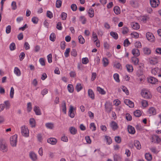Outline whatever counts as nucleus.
<instances>
[{"instance_id":"2","label":"nucleus","mask_w":161,"mask_h":161,"mask_svg":"<svg viewBox=\"0 0 161 161\" xmlns=\"http://www.w3.org/2000/svg\"><path fill=\"white\" fill-rule=\"evenodd\" d=\"M10 144L13 147H16L17 144V136L16 135L11 136L9 139Z\"/></svg>"},{"instance_id":"19","label":"nucleus","mask_w":161,"mask_h":161,"mask_svg":"<svg viewBox=\"0 0 161 161\" xmlns=\"http://www.w3.org/2000/svg\"><path fill=\"white\" fill-rule=\"evenodd\" d=\"M33 110L36 115H41V112L39 107L36 106H35Z\"/></svg>"},{"instance_id":"29","label":"nucleus","mask_w":161,"mask_h":161,"mask_svg":"<svg viewBox=\"0 0 161 161\" xmlns=\"http://www.w3.org/2000/svg\"><path fill=\"white\" fill-rule=\"evenodd\" d=\"M46 127L49 129H52L54 128V124L52 123H47L45 124Z\"/></svg>"},{"instance_id":"42","label":"nucleus","mask_w":161,"mask_h":161,"mask_svg":"<svg viewBox=\"0 0 161 161\" xmlns=\"http://www.w3.org/2000/svg\"><path fill=\"white\" fill-rule=\"evenodd\" d=\"M68 90L69 92L70 93H72L74 91V88L72 85L69 84L67 86Z\"/></svg>"},{"instance_id":"43","label":"nucleus","mask_w":161,"mask_h":161,"mask_svg":"<svg viewBox=\"0 0 161 161\" xmlns=\"http://www.w3.org/2000/svg\"><path fill=\"white\" fill-rule=\"evenodd\" d=\"M121 88L123 91L125 92L126 95H128L129 94V91L127 88L125 86H122Z\"/></svg>"},{"instance_id":"14","label":"nucleus","mask_w":161,"mask_h":161,"mask_svg":"<svg viewBox=\"0 0 161 161\" xmlns=\"http://www.w3.org/2000/svg\"><path fill=\"white\" fill-rule=\"evenodd\" d=\"M47 142L52 145H55L57 142V140L54 138H50L47 139Z\"/></svg>"},{"instance_id":"21","label":"nucleus","mask_w":161,"mask_h":161,"mask_svg":"<svg viewBox=\"0 0 161 161\" xmlns=\"http://www.w3.org/2000/svg\"><path fill=\"white\" fill-rule=\"evenodd\" d=\"M131 63L135 65H137L138 64L139 61V59L136 57H133L131 59Z\"/></svg>"},{"instance_id":"26","label":"nucleus","mask_w":161,"mask_h":161,"mask_svg":"<svg viewBox=\"0 0 161 161\" xmlns=\"http://www.w3.org/2000/svg\"><path fill=\"white\" fill-rule=\"evenodd\" d=\"M131 26L132 28L135 30H137L140 28L139 24L138 23L135 22L132 23Z\"/></svg>"},{"instance_id":"4","label":"nucleus","mask_w":161,"mask_h":161,"mask_svg":"<svg viewBox=\"0 0 161 161\" xmlns=\"http://www.w3.org/2000/svg\"><path fill=\"white\" fill-rule=\"evenodd\" d=\"M21 132L22 135L27 137L29 136V131L27 127L25 126H23L21 128Z\"/></svg>"},{"instance_id":"13","label":"nucleus","mask_w":161,"mask_h":161,"mask_svg":"<svg viewBox=\"0 0 161 161\" xmlns=\"http://www.w3.org/2000/svg\"><path fill=\"white\" fill-rule=\"evenodd\" d=\"M74 109L72 105H70L69 111V115L71 118H73L75 117V113L73 111Z\"/></svg>"},{"instance_id":"53","label":"nucleus","mask_w":161,"mask_h":161,"mask_svg":"<svg viewBox=\"0 0 161 161\" xmlns=\"http://www.w3.org/2000/svg\"><path fill=\"white\" fill-rule=\"evenodd\" d=\"M12 9L13 10H15L17 8L16 3L15 1H13L11 4Z\"/></svg>"},{"instance_id":"18","label":"nucleus","mask_w":161,"mask_h":161,"mask_svg":"<svg viewBox=\"0 0 161 161\" xmlns=\"http://www.w3.org/2000/svg\"><path fill=\"white\" fill-rule=\"evenodd\" d=\"M132 53L134 57H137L140 55L139 50L137 49H134L132 51Z\"/></svg>"},{"instance_id":"16","label":"nucleus","mask_w":161,"mask_h":161,"mask_svg":"<svg viewBox=\"0 0 161 161\" xmlns=\"http://www.w3.org/2000/svg\"><path fill=\"white\" fill-rule=\"evenodd\" d=\"M29 156L31 158L33 161H36L37 160V155L33 152H31L29 153Z\"/></svg>"},{"instance_id":"15","label":"nucleus","mask_w":161,"mask_h":161,"mask_svg":"<svg viewBox=\"0 0 161 161\" xmlns=\"http://www.w3.org/2000/svg\"><path fill=\"white\" fill-rule=\"evenodd\" d=\"M150 63L152 65H155L158 62V58L157 57H155L149 59Z\"/></svg>"},{"instance_id":"6","label":"nucleus","mask_w":161,"mask_h":161,"mask_svg":"<svg viewBox=\"0 0 161 161\" xmlns=\"http://www.w3.org/2000/svg\"><path fill=\"white\" fill-rule=\"evenodd\" d=\"M146 36L147 39L150 42H153L155 40V38L154 36L151 33H147L146 34Z\"/></svg>"},{"instance_id":"8","label":"nucleus","mask_w":161,"mask_h":161,"mask_svg":"<svg viewBox=\"0 0 161 161\" xmlns=\"http://www.w3.org/2000/svg\"><path fill=\"white\" fill-rule=\"evenodd\" d=\"M150 2L151 6L154 8L157 7L159 4V0H150Z\"/></svg>"},{"instance_id":"49","label":"nucleus","mask_w":161,"mask_h":161,"mask_svg":"<svg viewBox=\"0 0 161 161\" xmlns=\"http://www.w3.org/2000/svg\"><path fill=\"white\" fill-rule=\"evenodd\" d=\"M114 80L118 82L120 81V80L119 78V75L118 74L115 73L114 75Z\"/></svg>"},{"instance_id":"38","label":"nucleus","mask_w":161,"mask_h":161,"mask_svg":"<svg viewBox=\"0 0 161 161\" xmlns=\"http://www.w3.org/2000/svg\"><path fill=\"white\" fill-rule=\"evenodd\" d=\"M92 38L94 42H96L98 40L97 36L96 34L94 32H93L92 33Z\"/></svg>"},{"instance_id":"23","label":"nucleus","mask_w":161,"mask_h":161,"mask_svg":"<svg viewBox=\"0 0 161 161\" xmlns=\"http://www.w3.org/2000/svg\"><path fill=\"white\" fill-rule=\"evenodd\" d=\"M128 130L129 133L132 134H133L135 133V128L131 125L128 126Z\"/></svg>"},{"instance_id":"1","label":"nucleus","mask_w":161,"mask_h":161,"mask_svg":"<svg viewBox=\"0 0 161 161\" xmlns=\"http://www.w3.org/2000/svg\"><path fill=\"white\" fill-rule=\"evenodd\" d=\"M8 150V147L6 142L3 140L0 141V151L3 153L6 152Z\"/></svg>"},{"instance_id":"57","label":"nucleus","mask_w":161,"mask_h":161,"mask_svg":"<svg viewBox=\"0 0 161 161\" xmlns=\"http://www.w3.org/2000/svg\"><path fill=\"white\" fill-rule=\"evenodd\" d=\"M61 17L63 20H65L66 19L67 14L65 12H62L61 14Z\"/></svg>"},{"instance_id":"56","label":"nucleus","mask_w":161,"mask_h":161,"mask_svg":"<svg viewBox=\"0 0 161 161\" xmlns=\"http://www.w3.org/2000/svg\"><path fill=\"white\" fill-rule=\"evenodd\" d=\"M70 52V48H68L66 49L64 53L65 56L66 58H67L69 56V53Z\"/></svg>"},{"instance_id":"59","label":"nucleus","mask_w":161,"mask_h":161,"mask_svg":"<svg viewBox=\"0 0 161 161\" xmlns=\"http://www.w3.org/2000/svg\"><path fill=\"white\" fill-rule=\"evenodd\" d=\"M56 28L58 30H61L62 29V24L61 22H58L56 26Z\"/></svg>"},{"instance_id":"52","label":"nucleus","mask_w":161,"mask_h":161,"mask_svg":"<svg viewBox=\"0 0 161 161\" xmlns=\"http://www.w3.org/2000/svg\"><path fill=\"white\" fill-rule=\"evenodd\" d=\"M105 138L107 142L108 145L111 144L112 142V139L110 137L108 136H105Z\"/></svg>"},{"instance_id":"32","label":"nucleus","mask_w":161,"mask_h":161,"mask_svg":"<svg viewBox=\"0 0 161 161\" xmlns=\"http://www.w3.org/2000/svg\"><path fill=\"white\" fill-rule=\"evenodd\" d=\"M114 13L116 14H118L120 13V9L119 7L118 6L114 7Z\"/></svg>"},{"instance_id":"41","label":"nucleus","mask_w":161,"mask_h":161,"mask_svg":"<svg viewBox=\"0 0 161 161\" xmlns=\"http://www.w3.org/2000/svg\"><path fill=\"white\" fill-rule=\"evenodd\" d=\"M32 109L31 103L30 102L28 103L27 104V110L28 112H30L31 111Z\"/></svg>"},{"instance_id":"48","label":"nucleus","mask_w":161,"mask_h":161,"mask_svg":"<svg viewBox=\"0 0 161 161\" xmlns=\"http://www.w3.org/2000/svg\"><path fill=\"white\" fill-rule=\"evenodd\" d=\"M30 123L32 127L35 126V121L34 119H30Z\"/></svg>"},{"instance_id":"20","label":"nucleus","mask_w":161,"mask_h":161,"mask_svg":"<svg viewBox=\"0 0 161 161\" xmlns=\"http://www.w3.org/2000/svg\"><path fill=\"white\" fill-rule=\"evenodd\" d=\"M88 94L89 97L92 99H94L95 98V95L93 91L91 89H89L88 91Z\"/></svg>"},{"instance_id":"46","label":"nucleus","mask_w":161,"mask_h":161,"mask_svg":"<svg viewBox=\"0 0 161 161\" xmlns=\"http://www.w3.org/2000/svg\"><path fill=\"white\" fill-rule=\"evenodd\" d=\"M5 108L6 109H8L10 107V103L8 101H5L4 102Z\"/></svg>"},{"instance_id":"25","label":"nucleus","mask_w":161,"mask_h":161,"mask_svg":"<svg viewBox=\"0 0 161 161\" xmlns=\"http://www.w3.org/2000/svg\"><path fill=\"white\" fill-rule=\"evenodd\" d=\"M61 108L64 114H66V103L64 101H62L61 105Z\"/></svg>"},{"instance_id":"22","label":"nucleus","mask_w":161,"mask_h":161,"mask_svg":"<svg viewBox=\"0 0 161 161\" xmlns=\"http://www.w3.org/2000/svg\"><path fill=\"white\" fill-rule=\"evenodd\" d=\"M134 145L137 149L140 150L141 148V146L140 142L137 140H135L134 142Z\"/></svg>"},{"instance_id":"61","label":"nucleus","mask_w":161,"mask_h":161,"mask_svg":"<svg viewBox=\"0 0 161 161\" xmlns=\"http://www.w3.org/2000/svg\"><path fill=\"white\" fill-rule=\"evenodd\" d=\"M31 21L33 23L36 24L38 22V19L36 17H34L32 18Z\"/></svg>"},{"instance_id":"9","label":"nucleus","mask_w":161,"mask_h":161,"mask_svg":"<svg viewBox=\"0 0 161 161\" xmlns=\"http://www.w3.org/2000/svg\"><path fill=\"white\" fill-rule=\"evenodd\" d=\"M147 80L149 83L152 84H155L158 82V79L152 76L148 77L147 79Z\"/></svg>"},{"instance_id":"7","label":"nucleus","mask_w":161,"mask_h":161,"mask_svg":"<svg viewBox=\"0 0 161 161\" xmlns=\"http://www.w3.org/2000/svg\"><path fill=\"white\" fill-rule=\"evenodd\" d=\"M161 142V139L158 136L154 135L152 137V142L154 143H159Z\"/></svg>"},{"instance_id":"27","label":"nucleus","mask_w":161,"mask_h":161,"mask_svg":"<svg viewBox=\"0 0 161 161\" xmlns=\"http://www.w3.org/2000/svg\"><path fill=\"white\" fill-rule=\"evenodd\" d=\"M14 73L18 76L21 75V72L20 69L17 67H15L14 69Z\"/></svg>"},{"instance_id":"51","label":"nucleus","mask_w":161,"mask_h":161,"mask_svg":"<svg viewBox=\"0 0 161 161\" xmlns=\"http://www.w3.org/2000/svg\"><path fill=\"white\" fill-rule=\"evenodd\" d=\"M126 67L128 72H131L133 71V68L131 65L130 64H127L126 65Z\"/></svg>"},{"instance_id":"28","label":"nucleus","mask_w":161,"mask_h":161,"mask_svg":"<svg viewBox=\"0 0 161 161\" xmlns=\"http://www.w3.org/2000/svg\"><path fill=\"white\" fill-rule=\"evenodd\" d=\"M69 130L71 134L73 135H75L77 133V130L74 127H71L69 128Z\"/></svg>"},{"instance_id":"63","label":"nucleus","mask_w":161,"mask_h":161,"mask_svg":"<svg viewBox=\"0 0 161 161\" xmlns=\"http://www.w3.org/2000/svg\"><path fill=\"white\" fill-rule=\"evenodd\" d=\"M11 27L10 25H8L7 26L6 29V33H9L11 31Z\"/></svg>"},{"instance_id":"64","label":"nucleus","mask_w":161,"mask_h":161,"mask_svg":"<svg viewBox=\"0 0 161 161\" xmlns=\"http://www.w3.org/2000/svg\"><path fill=\"white\" fill-rule=\"evenodd\" d=\"M9 48L11 50L13 51L15 49V45L14 43H12L9 46Z\"/></svg>"},{"instance_id":"35","label":"nucleus","mask_w":161,"mask_h":161,"mask_svg":"<svg viewBox=\"0 0 161 161\" xmlns=\"http://www.w3.org/2000/svg\"><path fill=\"white\" fill-rule=\"evenodd\" d=\"M97 91H98L100 94L102 95H104L106 93L105 91L100 87H97Z\"/></svg>"},{"instance_id":"54","label":"nucleus","mask_w":161,"mask_h":161,"mask_svg":"<svg viewBox=\"0 0 161 161\" xmlns=\"http://www.w3.org/2000/svg\"><path fill=\"white\" fill-rule=\"evenodd\" d=\"M150 149L151 151L154 153L157 154L158 152V151L157 149L155 147H151Z\"/></svg>"},{"instance_id":"11","label":"nucleus","mask_w":161,"mask_h":161,"mask_svg":"<svg viewBox=\"0 0 161 161\" xmlns=\"http://www.w3.org/2000/svg\"><path fill=\"white\" fill-rule=\"evenodd\" d=\"M147 113L150 115H154L156 114V111L155 108L151 107L148 109Z\"/></svg>"},{"instance_id":"39","label":"nucleus","mask_w":161,"mask_h":161,"mask_svg":"<svg viewBox=\"0 0 161 161\" xmlns=\"http://www.w3.org/2000/svg\"><path fill=\"white\" fill-rule=\"evenodd\" d=\"M78 38L79 42L80 43L83 44L85 43V40L82 36H78Z\"/></svg>"},{"instance_id":"10","label":"nucleus","mask_w":161,"mask_h":161,"mask_svg":"<svg viewBox=\"0 0 161 161\" xmlns=\"http://www.w3.org/2000/svg\"><path fill=\"white\" fill-rule=\"evenodd\" d=\"M124 103L125 104L128 106L130 108H132L134 107V103L133 102L130 101L129 99H125L124 101Z\"/></svg>"},{"instance_id":"30","label":"nucleus","mask_w":161,"mask_h":161,"mask_svg":"<svg viewBox=\"0 0 161 161\" xmlns=\"http://www.w3.org/2000/svg\"><path fill=\"white\" fill-rule=\"evenodd\" d=\"M102 62L103 66L105 67L107 66L109 64L108 59L106 58H103Z\"/></svg>"},{"instance_id":"3","label":"nucleus","mask_w":161,"mask_h":161,"mask_svg":"<svg viewBox=\"0 0 161 161\" xmlns=\"http://www.w3.org/2000/svg\"><path fill=\"white\" fill-rule=\"evenodd\" d=\"M141 94L142 97L145 98L150 99L152 97V95L150 92L148 90L145 89L142 90Z\"/></svg>"},{"instance_id":"44","label":"nucleus","mask_w":161,"mask_h":161,"mask_svg":"<svg viewBox=\"0 0 161 161\" xmlns=\"http://www.w3.org/2000/svg\"><path fill=\"white\" fill-rule=\"evenodd\" d=\"M90 128L92 131H95L96 128L94 123H92L90 125Z\"/></svg>"},{"instance_id":"47","label":"nucleus","mask_w":161,"mask_h":161,"mask_svg":"<svg viewBox=\"0 0 161 161\" xmlns=\"http://www.w3.org/2000/svg\"><path fill=\"white\" fill-rule=\"evenodd\" d=\"M134 114L136 117H139L141 115L142 113L140 110H136L134 112Z\"/></svg>"},{"instance_id":"33","label":"nucleus","mask_w":161,"mask_h":161,"mask_svg":"<svg viewBox=\"0 0 161 161\" xmlns=\"http://www.w3.org/2000/svg\"><path fill=\"white\" fill-rule=\"evenodd\" d=\"M88 13L90 17L92 18L94 16V11L93 9L92 8L89 9Z\"/></svg>"},{"instance_id":"58","label":"nucleus","mask_w":161,"mask_h":161,"mask_svg":"<svg viewBox=\"0 0 161 161\" xmlns=\"http://www.w3.org/2000/svg\"><path fill=\"white\" fill-rule=\"evenodd\" d=\"M129 31V29L126 27H124L122 28V33L125 34H127Z\"/></svg>"},{"instance_id":"45","label":"nucleus","mask_w":161,"mask_h":161,"mask_svg":"<svg viewBox=\"0 0 161 161\" xmlns=\"http://www.w3.org/2000/svg\"><path fill=\"white\" fill-rule=\"evenodd\" d=\"M149 17L147 16H143L141 17V21L145 22L149 20Z\"/></svg>"},{"instance_id":"31","label":"nucleus","mask_w":161,"mask_h":161,"mask_svg":"<svg viewBox=\"0 0 161 161\" xmlns=\"http://www.w3.org/2000/svg\"><path fill=\"white\" fill-rule=\"evenodd\" d=\"M110 35L115 39H117L118 38V36L116 32L111 31L110 32Z\"/></svg>"},{"instance_id":"17","label":"nucleus","mask_w":161,"mask_h":161,"mask_svg":"<svg viewBox=\"0 0 161 161\" xmlns=\"http://www.w3.org/2000/svg\"><path fill=\"white\" fill-rule=\"evenodd\" d=\"M110 125L111 128L114 130H117L118 128L117 124L114 121H112L111 122Z\"/></svg>"},{"instance_id":"40","label":"nucleus","mask_w":161,"mask_h":161,"mask_svg":"<svg viewBox=\"0 0 161 161\" xmlns=\"http://www.w3.org/2000/svg\"><path fill=\"white\" fill-rule=\"evenodd\" d=\"M79 20L83 24H86V18L84 16H80L79 18Z\"/></svg>"},{"instance_id":"55","label":"nucleus","mask_w":161,"mask_h":161,"mask_svg":"<svg viewBox=\"0 0 161 161\" xmlns=\"http://www.w3.org/2000/svg\"><path fill=\"white\" fill-rule=\"evenodd\" d=\"M76 88L78 92H79L82 89V87L80 83H77L76 85Z\"/></svg>"},{"instance_id":"34","label":"nucleus","mask_w":161,"mask_h":161,"mask_svg":"<svg viewBox=\"0 0 161 161\" xmlns=\"http://www.w3.org/2000/svg\"><path fill=\"white\" fill-rule=\"evenodd\" d=\"M114 161H121V158L120 156L116 154L114 156Z\"/></svg>"},{"instance_id":"5","label":"nucleus","mask_w":161,"mask_h":161,"mask_svg":"<svg viewBox=\"0 0 161 161\" xmlns=\"http://www.w3.org/2000/svg\"><path fill=\"white\" fill-rule=\"evenodd\" d=\"M105 111L108 113H110L112 109V105L109 102H106L105 103Z\"/></svg>"},{"instance_id":"62","label":"nucleus","mask_w":161,"mask_h":161,"mask_svg":"<svg viewBox=\"0 0 161 161\" xmlns=\"http://www.w3.org/2000/svg\"><path fill=\"white\" fill-rule=\"evenodd\" d=\"M50 39L53 42L55 39V35L54 33H52L50 36Z\"/></svg>"},{"instance_id":"36","label":"nucleus","mask_w":161,"mask_h":161,"mask_svg":"<svg viewBox=\"0 0 161 161\" xmlns=\"http://www.w3.org/2000/svg\"><path fill=\"white\" fill-rule=\"evenodd\" d=\"M146 159L148 161H151L152 159V156L149 153H147L145 154Z\"/></svg>"},{"instance_id":"24","label":"nucleus","mask_w":161,"mask_h":161,"mask_svg":"<svg viewBox=\"0 0 161 161\" xmlns=\"http://www.w3.org/2000/svg\"><path fill=\"white\" fill-rule=\"evenodd\" d=\"M143 52L145 54L148 55L151 53V50L149 48L145 47L143 48Z\"/></svg>"},{"instance_id":"60","label":"nucleus","mask_w":161,"mask_h":161,"mask_svg":"<svg viewBox=\"0 0 161 161\" xmlns=\"http://www.w3.org/2000/svg\"><path fill=\"white\" fill-rule=\"evenodd\" d=\"M141 104L142 106L143 107H146L148 105L147 102L145 100H143L141 102Z\"/></svg>"},{"instance_id":"12","label":"nucleus","mask_w":161,"mask_h":161,"mask_svg":"<svg viewBox=\"0 0 161 161\" xmlns=\"http://www.w3.org/2000/svg\"><path fill=\"white\" fill-rule=\"evenodd\" d=\"M161 69L158 68H155L151 70V73L153 75H159L161 72Z\"/></svg>"},{"instance_id":"50","label":"nucleus","mask_w":161,"mask_h":161,"mask_svg":"<svg viewBox=\"0 0 161 161\" xmlns=\"http://www.w3.org/2000/svg\"><path fill=\"white\" fill-rule=\"evenodd\" d=\"M131 35L132 37L135 38H137L139 37V35L138 33L136 32H133L131 33Z\"/></svg>"},{"instance_id":"37","label":"nucleus","mask_w":161,"mask_h":161,"mask_svg":"<svg viewBox=\"0 0 161 161\" xmlns=\"http://www.w3.org/2000/svg\"><path fill=\"white\" fill-rule=\"evenodd\" d=\"M62 4V1L61 0H57L56 2V7L58 8H60Z\"/></svg>"}]
</instances>
